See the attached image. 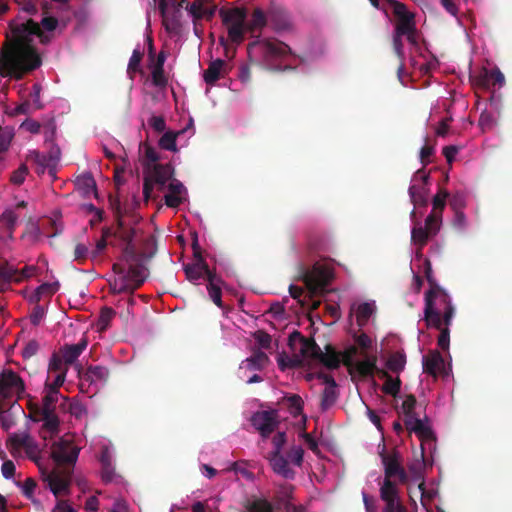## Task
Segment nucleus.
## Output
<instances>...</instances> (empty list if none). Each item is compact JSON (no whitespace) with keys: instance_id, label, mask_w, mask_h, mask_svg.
Segmentation results:
<instances>
[{"instance_id":"13","label":"nucleus","mask_w":512,"mask_h":512,"mask_svg":"<svg viewBox=\"0 0 512 512\" xmlns=\"http://www.w3.org/2000/svg\"><path fill=\"white\" fill-rule=\"evenodd\" d=\"M393 9V14L398 21L395 26V34L404 36L414 31L416 28L415 15L407 10V6L396 0H386Z\"/></svg>"},{"instance_id":"49","label":"nucleus","mask_w":512,"mask_h":512,"mask_svg":"<svg viewBox=\"0 0 512 512\" xmlns=\"http://www.w3.org/2000/svg\"><path fill=\"white\" fill-rule=\"evenodd\" d=\"M400 388H401L400 378L399 377H396V378L390 377L385 380L383 387H382V391L385 394L395 397L399 393Z\"/></svg>"},{"instance_id":"35","label":"nucleus","mask_w":512,"mask_h":512,"mask_svg":"<svg viewBox=\"0 0 512 512\" xmlns=\"http://www.w3.org/2000/svg\"><path fill=\"white\" fill-rule=\"evenodd\" d=\"M87 343V339L83 337L77 344H66V372L68 371L69 366H75L74 361L87 347Z\"/></svg>"},{"instance_id":"28","label":"nucleus","mask_w":512,"mask_h":512,"mask_svg":"<svg viewBox=\"0 0 512 512\" xmlns=\"http://www.w3.org/2000/svg\"><path fill=\"white\" fill-rule=\"evenodd\" d=\"M74 185L77 191L87 197L94 194L97 197V189L95 179L90 172H84L76 177Z\"/></svg>"},{"instance_id":"61","label":"nucleus","mask_w":512,"mask_h":512,"mask_svg":"<svg viewBox=\"0 0 512 512\" xmlns=\"http://www.w3.org/2000/svg\"><path fill=\"white\" fill-rule=\"evenodd\" d=\"M475 84L484 89L489 90L492 87L491 78H490V70L484 69L476 78Z\"/></svg>"},{"instance_id":"54","label":"nucleus","mask_w":512,"mask_h":512,"mask_svg":"<svg viewBox=\"0 0 512 512\" xmlns=\"http://www.w3.org/2000/svg\"><path fill=\"white\" fill-rule=\"evenodd\" d=\"M60 287L59 282L54 283H44L37 288L35 291V297L37 300H40L42 296H49L54 294Z\"/></svg>"},{"instance_id":"17","label":"nucleus","mask_w":512,"mask_h":512,"mask_svg":"<svg viewBox=\"0 0 512 512\" xmlns=\"http://www.w3.org/2000/svg\"><path fill=\"white\" fill-rule=\"evenodd\" d=\"M379 492L385 503L382 512H408L400 499L398 486L380 485Z\"/></svg>"},{"instance_id":"38","label":"nucleus","mask_w":512,"mask_h":512,"mask_svg":"<svg viewBox=\"0 0 512 512\" xmlns=\"http://www.w3.org/2000/svg\"><path fill=\"white\" fill-rule=\"evenodd\" d=\"M267 24V17L261 8H255L251 15V19L246 23V30L253 33L261 30Z\"/></svg>"},{"instance_id":"29","label":"nucleus","mask_w":512,"mask_h":512,"mask_svg":"<svg viewBox=\"0 0 512 512\" xmlns=\"http://www.w3.org/2000/svg\"><path fill=\"white\" fill-rule=\"evenodd\" d=\"M116 226V229L112 230V236L120 239L124 244L133 243L135 229L125 224L119 209L116 211Z\"/></svg>"},{"instance_id":"45","label":"nucleus","mask_w":512,"mask_h":512,"mask_svg":"<svg viewBox=\"0 0 512 512\" xmlns=\"http://www.w3.org/2000/svg\"><path fill=\"white\" fill-rule=\"evenodd\" d=\"M405 364L406 356L400 352L393 353L386 361L387 369L397 374L404 370Z\"/></svg>"},{"instance_id":"15","label":"nucleus","mask_w":512,"mask_h":512,"mask_svg":"<svg viewBox=\"0 0 512 512\" xmlns=\"http://www.w3.org/2000/svg\"><path fill=\"white\" fill-rule=\"evenodd\" d=\"M251 424L263 438H268L279 425L278 412L276 410L257 411L251 418Z\"/></svg>"},{"instance_id":"34","label":"nucleus","mask_w":512,"mask_h":512,"mask_svg":"<svg viewBox=\"0 0 512 512\" xmlns=\"http://www.w3.org/2000/svg\"><path fill=\"white\" fill-rule=\"evenodd\" d=\"M249 370H262L269 363V357L261 350H255L244 362Z\"/></svg>"},{"instance_id":"11","label":"nucleus","mask_w":512,"mask_h":512,"mask_svg":"<svg viewBox=\"0 0 512 512\" xmlns=\"http://www.w3.org/2000/svg\"><path fill=\"white\" fill-rule=\"evenodd\" d=\"M251 49H258L268 66H272L274 61L291 53V49L287 44L276 39L250 43L248 50L250 51Z\"/></svg>"},{"instance_id":"64","label":"nucleus","mask_w":512,"mask_h":512,"mask_svg":"<svg viewBox=\"0 0 512 512\" xmlns=\"http://www.w3.org/2000/svg\"><path fill=\"white\" fill-rule=\"evenodd\" d=\"M37 109L33 108V103L26 99L21 104H19L17 107H15L14 111L12 112V115H19V114H31L32 112L36 111Z\"/></svg>"},{"instance_id":"51","label":"nucleus","mask_w":512,"mask_h":512,"mask_svg":"<svg viewBox=\"0 0 512 512\" xmlns=\"http://www.w3.org/2000/svg\"><path fill=\"white\" fill-rule=\"evenodd\" d=\"M122 254L125 262L128 265L141 261V256L137 253L133 243L125 244Z\"/></svg>"},{"instance_id":"36","label":"nucleus","mask_w":512,"mask_h":512,"mask_svg":"<svg viewBox=\"0 0 512 512\" xmlns=\"http://www.w3.org/2000/svg\"><path fill=\"white\" fill-rule=\"evenodd\" d=\"M244 512H274V506L264 498H255L244 503Z\"/></svg>"},{"instance_id":"10","label":"nucleus","mask_w":512,"mask_h":512,"mask_svg":"<svg viewBox=\"0 0 512 512\" xmlns=\"http://www.w3.org/2000/svg\"><path fill=\"white\" fill-rule=\"evenodd\" d=\"M333 278V269L319 263L314 264L309 270H304L301 276L312 296L325 292Z\"/></svg>"},{"instance_id":"58","label":"nucleus","mask_w":512,"mask_h":512,"mask_svg":"<svg viewBox=\"0 0 512 512\" xmlns=\"http://www.w3.org/2000/svg\"><path fill=\"white\" fill-rule=\"evenodd\" d=\"M27 175L28 167L26 164H21L18 169L11 173L10 181L14 185H21L25 181Z\"/></svg>"},{"instance_id":"22","label":"nucleus","mask_w":512,"mask_h":512,"mask_svg":"<svg viewBox=\"0 0 512 512\" xmlns=\"http://www.w3.org/2000/svg\"><path fill=\"white\" fill-rule=\"evenodd\" d=\"M294 491V486L290 484H282L275 491L273 496V502L277 509L284 510L285 512H291L295 507L291 504Z\"/></svg>"},{"instance_id":"60","label":"nucleus","mask_w":512,"mask_h":512,"mask_svg":"<svg viewBox=\"0 0 512 512\" xmlns=\"http://www.w3.org/2000/svg\"><path fill=\"white\" fill-rule=\"evenodd\" d=\"M254 339L256 340L257 344L261 348H263V349L271 348L272 338L267 332H265L263 330L256 331L254 333Z\"/></svg>"},{"instance_id":"37","label":"nucleus","mask_w":512,"mask_h":512,"mask_svg":"<svg viewBox=\"0 0 512 512\" xmlns=\"http://www.w3.org/2000/svg\"><path fill=\"white\" fill-rule=\"evenodd\" d=\"M377 357L375 355L367 356L364 360L358 361L355 368L362 377H373L377 369Z\"/></svg>"},{"instance_id":"32","label":"nucleus","mask_w":512,"mask_h":512,"mask_svg":"<svg viewBox=\"0 0 512 512\" xmlns=\"http://www.w3.org/2000/svg\"><path fill=\"white\" fill-rule=\"evenodd\" d=\"M27 277L26 271H20L13 265L5 264L0 266V278L6 282H21Z\"/></svg>"},{"instance_id":"16","label":"nucleus","mask_w":512,"mask_h":512,"mask_svg":"<svg viewBox=\"0 0 512 512\" xmlns=\"http://www.w3.org/2000/svg\"><path fill=\"white\" fill-rule=\"evenodd\" d=\"M429 175L423 169H419L414 174L412 181L413 184L409 187V196L414 206L427 205V188Z\"/></svg>"},{"instance_id":"30","label":"nucleus","mask_w":512,"mask_h":512,"mask_svg":"<svg viewBox=\"0 0 512 512\" xmlns=\"http://www.w3.org/2000/svg\"><path fill=\"white\" fill-rule=\"evenodd\" d=\"M170 2L172 5H175V0H160L158 7L165 29L168 32H176L179 28V22L175 15L170 16L167 12V7Z\"/></svg>"},{"instance_id":"4","label":"nucleus","mask_w":512,"mask_h":512,"mask_svg":"<svg viewBox=\"0 0 512 512\" xmlns=\"http://www.w3.org/2000/svg\"><path fill=\"white\" fill-rule=\"evenodd\" d=\"M288 345L291 349H296L299 345L302 357L318 361L327 369L334 370L341 365V354L332 345L327 344L325 351H322L314 338H306L297 330L289 335Z\"/></svg>"},{"instance_id":"3","label":"nucleus","mask_w":512,"mask_h":512,"mask_svg":"<svg viewBox=\"0 0 512 512\" xmlns=\"http://www.w3.org/2000/svg\"><path fill=\"white\" fill-rule=\"evenodd\" d=\"M455 308L449 294L442 287L429 289L425 293L424 320L427 327L440 328L451 325Z\"/></svg>"},{"instance_id":"50","label":"nucleus","mask_w":512,"mask_h":512,"mask_svg":"<svg viewBox=\"0 0 512 512\" xmlns=\"http://www.w3.org/2000/svg\"><path fill=\"white\" fill-rule=\"evenodd\" d=\"M304 449L300 445H293L287 452V461L300 467L303 463Z\"/></svg>"},{"instance_id":"23","label":"nucleus","mask_w":512,"mask_h":512,"mask_svg":"<svg viewBox=\"0 0 512 512\" xmlns=\"http://www.w3.org/2000/svg\"><path fill=\"white\" fill-rule=\"evenodd\" d=\"M74 370L76 371L79 378L86 381H104L109 376V370L100 365L89 366L86 369L81 368L78 364H75Z\"/></svg>"},{"instance_id":"8","label":"nucleus","mask_w":512,"mask_h":512,"mask_svg":"<svg viewBox=\"0 0 512 512\" xmlns=\"http://www.w3.org/2000/svg\"><path fill=\"white\" fill-rule=\"evenodd\" d=\"M287 442L285 432H277L272 438L273 450L266 457L274 473L285 479L293 480L295 471L289 466V461L282 454L284 445Z\"/></svg>"},{"instance_id":"6","label":"nucleus","mask_w":512,"mask_h":512,"mask_svg":"<svg viewBox=\"0 0 512 512\" xmlns=\"http://www.w3.org/2000/svg\"><path fill=\"white\" fill-rule=\"evenodd\" d=\"M379 455L384 466V479L380 485L398 486L395 479L401 484L408 481V475L402 466V455L398 450L387 453L383 448Z\"/></svg>"},{"instance_id":"46","label":"nucleus","mask_w":512,"mask_h":512,"mask_svg":"<svg viewBox=\"0 0 512 512\" xmlns=\"http://www.w3.org/2000/svg\"><path fill=\"white\" fill-rule=\"evenodd\" d=\"M449 193L446 190L440 189L433 198V209L431 213H435L439 217V224H441V213L446 205V199Z\"/></svg>"},{"instance_id":"24","label":"nucleus","mask_w":512,"mask_h":512,"mask_svg":"<svg viewBox=\"0 0 512 512\" xmlns=\"http://www.w3.org/2000/svg\"><path fill=\"white\" fill-rule=\"evenodd\" d=\"M404 423L406 429L410 432H414L421 441H431L435 439L431 428L416 416L404 420Z\"/></svg>"},{"instance_id":"2","label":"nucleus","mask_w":512,"mask_h":512,"mask_svg":"<svg viewBox=\"0 0 512 512\" xmlns=\"http://www.w3.org/2000/svg\"><path fill=\"white\" fill-rule=\"evenodd\" d=\"M17 48L14 52L0 57V75L21 79L27 72L41 65V58L33 47V38L37 37L42 44H47L54 36L58 26L57 18L44 16L40 22L28 19L22 24H10Z\"/></svg>"},{"instance_id":"40","label":"nucleus","mask_w":512,"mask_h":512,"mask_svg":"<svg viewBox=\"0 0 512 512\" xmlns=\"http://www.w3.org/2000/svg\"><path fill=\"white\" fill-rule=\"evenodd\" d=\"M374 310H375V307H374L373 303L364 302L357 306L356 322L360 328L367 324L369 318L374 313Z\"/></svg>"},{"instance_id":"52","label":"nucleus","mask_w":512,"mask_h":512,"mask_svg":"<svg viewBox=\"0 0 512 512\" xmlns=\"http://www.w3.org/2000/svg\"><path fill=\"white\" fill-rule=\"evenodd\" d=\"M176 137L177 134L174 132L164 133L159 139V146L165 150L176 151Z\"/></svg>"},{"instance_id":"56","label":"nucleus","mask_w":512,"mask_h":512,"mask_svg":"<svg viewBox=\"0 0 512 512\" xmlns=\"http://www.w3.org/2000/svg\"><path fill=\"white\" fill-rule=\"evenodd\" d=\"M160 159L159 153L157 150L151 146H146L145 152H144V161L143 166L144 170L149 169L150 165H153L154 163H158Z\"/></svg>"},{"instance_id":"25","label":"nucleus","mask_w":512,"mask_h":512,"mask_svg":"<svg viewBox=\"0 0 512 512\" xmlns=\"http://www.w3.org/2000/svg\"><path fill=\"white\" fill-rule=\"evenodd\" d=\"M423 370L433 377H437L444 370V359L439 351H431L423 357Z\"/></svg>"},{"instance_id":"9","label":"nucleus","mask_w":512,"mask_h":512,"mask_svg":"<svg viewBox=\"0 0 512 512\" xmlns=\"http://www.w3.org/2000/svg\"><path fill=\"white\" fill-rule=\"evenodd\" d=\"M174 168L170 163L161 164L154 163L145 170L144 183H143V196L145 201L152 198V191L155 185L160 190L164 189L166 183L173 177Z\"/></svg>"},{"instance_id":"21","label":"nucleus","mask_w":512,"mask_h":512,"mask_svg":"<svg viewBox=\"0 0 512 512\" xmlns=\"http://www.w3.org/2000/svg\"><path fill=\"white\" fill-rule=\"evenodd\" d=\"M127 277L134 282L132 286L122 282L119 286L118 292L123 293L124 291L133 292L138 289L145 281L144 266L141 261L128 265Z\"/></svg>"},{"instance_id":"12","label":"nucleus","mask_w":512,"mask_h":512,"mask_svg":"<svg viewBox=\"0 0 512 512\" xmlns=\"http://www.w3.org/2000/svg\"><path fill=\"white\" fill-rule=\"evenodd\" d=\"M24 390V382L16 372L4 370L0 374V400L10 399L14 396L20 398Z\"/></svg>"},{"instance_id":"33","label":"nucleus","mask_w":512,"mask_h":512,"mask_svg":"<svg viewBox=\"0 0 512 512\" xmlns=\"http://www.w3.org/2000/svg\"><path fill=\"white\" fill-rule=\"evenodd\" d=\"M116 317V311L111 307H102L96 322V329L103 333L111 327V323Z\"/></svg>"},{"instance_id":"39","label":"nucleus","mask_w":512,"mask_h":512,"mask_svg":"<svg viewBox=\"0 0 512 512\" xmlns=\"http://www.w3.org/2000/svg\"><path fill=\"white\" fill-rule=\"evenodd\" d=\"M101 479L104 483H110L115 476V470L112 466L111 456L108 451L102 453L101 458Z\"/></svg>"},{"instance_id":"20","label":"nucleus","mask_w":512,"mask_h":512,"mask_svg":"<svg viewBox=\"0 0 512 512\" xmlns=\"http://www.w3.org/2000/svg\"><path fill=\"white\" fill-rule=\"evenodd\" d=\"M230 67L225 60L216 59L209 63L203 72V79L207 85L213 86L220 78L228 75Z\"/></svg>"},{"instance_id":"53","label":"nucleus","mask_w":512,"mask_h":512,"mask_svg":"<svg viewBox=\"0 0 512 512\" xmlns=\"http://www.w3.org/2000/svg\"><path fill=\"white\" fill-rule=\"evenodd\" d=\"M142 58H143V51H141L138 48L134 49V51L130 57L129 63H128L127 72L129 74L136 73V72L140 71V63H141Z\"/></svg>"},{"instance_id":"31","label":"nucleus","mask_w":512,"mask_h":512,"mask_svg":"<svg viewBox=\"0 0 512 512\" xmlns=\"http://www.w3.org/2000/svg\"><path fill=\"white\" fill-rule=\"evenodd\" d=\"M208 285L207 290L209 293V296L211 300L217 305L218 307H223L222 302V291L220 285L222 284V279L215 274H209L208 277Z\"/></svg>"},{"instance_id":"7","label":"nucleus","mask_w":512,"mask_h":512,"mask_svg":"<svg viewBox=\"0 0 512 512\" xmlns=\"http://www.w3.org/2000/svg\"><path fill=\"white\" fill-rule=\"evenodd\" d=\"M219 16L227 28L229 39L233 43H241L246 30L247 10L243 7L221 8Z\"/></svg>"},{"instance_id":"44","label":"nucleus","mask_w":512,"mask_h":512,"mask_svg":"<svg viewBox=\"0 0 512 512\" xmlns=\"http://www.w3.org/2000/svg\"><path fill=\"white\" fill-rule=\"evenodd\" d=\"M18 221V215L13 210H5L0 217V224L6 230L7 236L12 238Z\"/></svg>"},{"instance_id":"59","label":"nucleus","mask_w":512,"mask_h":512,"mask_svg":"<svg viewBox=\"0 0 512 512\" xmlns=\"http://www.w3.org/2000/svg\"><path fill=\"white\" fill-rule=\"evenodd\" d=\"M151 76L154 86L165 87L167 85V78L164 74V68L153 66Z\"/></svg>"},{"instance_id":"43","label":"nucleus","mask_w":512,"mask_h":512,"mask_svg":"<svg viewBox=\"0 0 512 512\" xmlns=\"http://www.w3.org/2000/svg\"><path fill=\"white\" fill-rule=\"evenodd\" d=\"M338 396H339V393L337 390V385L336 386H333V385L325 386V388L322 392V397H321V403H320L321 409L323 411H326L330 407H332L336 403Z\"/></svg>"},{"instance_id":"41","label":"nucleus","mask_w":512,"mask_h":512,"mask_svg":"<svg viewBox=\"0 0 512 512\" xmlns=\"http://www.w3.org/2000/svg\"><path fill=\"white\" fill-rule=\"evenodd\" d=\"M64 362V347H60L58 351L54 352L52 354V357L50 359L49 365H48V376L49 381H52V374L56 372L57 374L63 372L62 365Z\"/></svg>"},{"instance_id":"48","label":"nucleus","mask_w":512,"mask_h":512,"mask_svg":"<svg viewBox=\"0 0 512 512\" xmlns=\"http://www.w3.org/2000/svg\"><path fill=\"white\" fill-rule=\"evenodd\" d=\"M285 401L291 414H293L294 416H298L302 413L303 400L299 395L293 394L288 397H285Z\"/></svg>"},{"instance_id":"19","label":"nucleus","mask_w":512,"mask_h":512,"mask_svg":"<svg viewBox=\"0 0 512 512\" xmlns=\"http://www.w3.org/2000/svg\"><path fill=\"white\" fill-rule=\"evenodd\" d=\"M187 9L193 17L194 29L197 33V21L201 19H211L217 7L208 1L194 0Z\"/></svg>"},{"instance_id":"63","label":"nucleus","mask_w":512,"mask_h":512,"mask_svg":"<svg viewBox=\"0 0 512 512\" xmlns=\"http://www.w3.org/2000/svg\"><path fill=\"white\" fill-rule=\"evenodd\" d=\"M40 92H41V86L36 83L32 86V89L28 94V100H30L33 103L34 109L42 108V104L40 101Z\"/></svg>"},{"instance_id":"62","label":"nucleus","mask_w":512,"mask_h":512,"mask_svg":"<svg viewBox=\"0 0 512 512\" xmlns=\"http://www.w3.org/2000/svg\"><path fill=\"white\" fill-rule=\"evenodd\" d=\"M341 354V363H343L346 367L351 368L354 366V357L357 354V348L355 346H351L346 349Z\"/></svg>"},{"instance_id":"18","label":"nucleus","mask_w":512,"mask_h":512,"mask_svg":"<svg viewBox=\"0 0 512 512\" xmlns=\"http://www.w3.org/2000/svg\"><path fill=\"white\" fill-rule=\"evenodd\" d=\"M81 446L74 442V435L66 433V494L72 481V472L79 457Z\"/></svg>"},{"instance_id":"55","label":"nucleus","mask_w":512,"mask_h":512,"mask_svg":"<svg viewBox=\"0 0 512 512\" xmlns=\"http://www.w3.org/2000/svg\"><path fill=\"white\" fill-rule=\"evenodd\" d=\"M416 397L412 394L406 396L405 400L402 403V411L405 415V420H408L410 417L416 416L414 413V409L416 406Z\"/></svg>"},{"instance_id":"42","label":"nucleus","mask_w":512,"mask_h":512,"mask_svg":"<svg viewBox=\"0 0 512 512\" xmlns=\"http://www.w3.org/2000/svg\"><path fill=\"white\" fill-rule=\"evenodd\" d=\"M64 362V347H60L58 351L54 352L52 354V357L50 359L49 365H48V376L49 381H52V374L56 372L57 374L63 372L62 365Z\"/></svg>"},{"instance_id":"27","label":"nucleus","mask_w":512,"mask_h":512,"mask_svg":"<svg viewBox=\"0 0 512 512\" xmlns=\"http://www.w3.org/2000/svg\"><path fill=\"white\" fill-rule=\"evenodd\" d=\"M184 272L187 279L191 282H196L203 277H206L208 280L209 274H215V272L209 269L207 262L202 260L199 263L184 265Z\"/></svg>"},{"instance_id":"26","label":"nucleus","mask_w":512,"mask_h":512,"mask_svg":"<svg viewBox=\"0 0 512 512\" xmlns=\"http://www.w3.org/2000/svg\"><path fill=\"white\" fill-rule=\"evenodd\" d=\"M169 192L164 196L165 204L169 208H177L182 202V194L186 191L184 185L176 179H173L168 185Z\"/></svg>"},{"instance_id":"14","label":"nucleus","mask_w":512,"mask_h":512,"mask_svg":"<svg viewBox=\"0 0 512 512\" xmlns=\"http://www.w3.org/2000/svg\"><path fill=\"white\" fill-rule=\"evenodd\" d=\"M440 229L439 217L435 213H430L426 220L425 226H414L411 231V239L415 245L422 249L429 239L437 234Z\"/></svg>"},{"instance_id":"1","label":"nucleus","mask_w":512,"mask_h":512,"mask_svg":"<svg viewBox=\"0 0 512 512\" xmlns=\"http://www.w3.org/2000/svg\"><path fill=\"white\" fill-rule=\"evenodd\" d=\"M64 385V373L56 374L52 381L47 377L41 404L30 406V419L42 422L39 434L49 447L51 463L39 465L41 479L57 499L53 512H64V435L59 436L61 421L56 414L60 388Z\"/></svg>"},{"instance_id":"47","label":"nucleus","mask_w":512,"mask_h":512,"mask_svg":"<svg viewBox=\"0 0 512 512\" xmlns=\"http://www.w3.org/2000/svg\"><path fill=\"white\" fill-rule=\"evenodd\" d=\"M112 237V229L110 227H104L102 229V236L97 240L95 248L91 251L92 258L98 257L107 246V239Z\"/></svg>"},{"instance_id":"57","label":"nucleus","mask_w":512,"mask_h":512,"mask_svg":"<svg viewBox=\"0 0 512 512\" xmlns=\"http://www.w3.org/2000/svg\"><path fill=\"white\" fill-rule=\"evenodd\" d=\"M450 325L443 324L440 328H437L440 331L437 344L442 350H447L449 348L450 343Z\"/></svg>"},{"instance_id":"5","label":"nucleus","mask_w":512,"mask_h":512,"mask_svg":"<svg viewBox=\"0 0 512 512\" xmlns=\"http://www.w3.org/2000/svg\"><path fill=\"white\" fill-rule=\"evenodd\" d=\"M43 133L45 136V144L49 148L47 153H40L38 151H30L27 160L37 165L36 172L43 174L46 170L51 181L57 179V166L61 159L60 147L54 145V138L56 134V124L54 120H49L43 126Z\"/></svg>"}]
</instances>
